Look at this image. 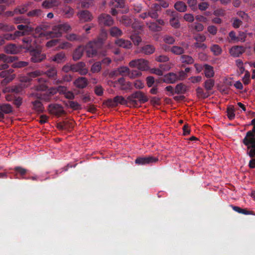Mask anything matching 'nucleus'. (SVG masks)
<instances>
[{"instance_id":"nucleus-1","label":"nucleus","mask_w":255,"mask_h":255,"mask_svg":"<svg viewBox=\"0 0 255 255\" xmlns=\"http://www.w3.org/2000/svg\"><path fill=\"white\" fill-rule=\"evenodd\" d=\"M108 36L106 30L102 29L97 40L90 41L87 43L85 47V50L89 57H93L98 55L99 49L102 47L104 41Z\"/></svg>"},{"instance_id":"nucleus-2","label":"nucleus","mask_w":255,"mask_h":255,"mask_svg":"<svg viewBox=\"0 0 255 255\" xmlns=\"http://www.w3.org/2000/svg\"><path fill=\"white\" fill-rule=\"evenodd\" d=\"M243 143L248 148V153L251 156L255 155V125L252 130L248 131L243 139Z\"/></svg>"},{"instance_id":"nucleus-3","label":"nucleus","mask_w":255,"mask_h":255,"mask_svg":"<svg viewBox=\"0 0 255 255\" xmlns=\"http://www.w3.org/2000/svg\"><path fill=\"white\" fill-rule=\"evenodd\" d=\"M27 50L29 52L31 56V61L34 63H39L46 59V55L42 53L41 51L37 48H35L32 46L27 48Z\"/></svg>"},{"instance_id":"nucleus-4","label":"nucleus","mask_w":255,"mask_h":255,"mask_svg":"<svg viewBox=\"0 0 255 255\" xmlns=\"http://www.w3.org/2000/svg\"><path fill=\"white\" fill-rule=\"evenodd\" d=\"M135 99L141 103H144L148 101L147 97L144 94V93L140 91H136L130 95L128 96L127 98L128 100L134 107L138 106V102Z\"/></svg>"},{"instance_id":"nucleus-5","label":"nucleus","mask_w":255,"mask_h":255,"mask_svg":"<svg viewBox=\"0 0 255 255\" xmlns=\"http://www.w3.org/2000/svg\"><path fill=\"white\" fill-rule=\"evenodd\" d=\"M71 29V27L68 23L59 24L53 27L52 30L50 32L49 35L52 37H59L61 36L63 32Z\"/></svg>"},{"instance_id":"nucleus-6","label":"nucleus","mask_w":255,"mask_h":255,"mask_svg":"<svg viewBox=\"0 0 255 255\" xmlns=\"http://www.w3.org/2000/svg\"><path fill=\"white\" fill-rule=\"evenodd\" d=\"M129 66L141 71H146L149 69V62L144 59L133 60L129 63Z\"/></svg>"},{"instance_id":"nucleus-7","label":"nucleus","mask_w":255,"mask_h":255,"mask_svg":"<svg viewBox=\"0 0 255 255\" xmlns=\"http://www.w3.org/2000/svg\"><path fill=\"white\" fill-rule=\"evenodd\" d=\"M158 161V158L152 156H139L135 160V164L139 165L150 164Z\"/></svg>"},{"instance_id":"nucleus-8","label":"nucleus","mask_w":255,"mask_h":255,"mask_svg":"<svg viewBox=\"0 0 255 255\" xmlns=\"http://www.w3.org/2000/svg\"><path fill=\"white\" fill-rule=\"evenodd\" d=\"M99 23L100 26H110L114 23L112 17L106 13H102L99 16Z\"/></svg>"},{"instance_id":"nucleus-9","label":"nucleus","mask_w":255,"mask_h":255,"mask_svg":"<svg viewBox=\"0 0 255 255\" xmlns=\"http://www.w3.org/2000/svg\"><path fill=\"white\" fill-rule=\"evenodd\" d=\"M48 111L51 114L60 117L65 113V111L62 106L57 104H51L49 105Z\"/></svg>"},{"instance_id":"nucleus-10","label":"nucleus","mask_w":255,"mask_h":255,"mask_svg":"<svg viewBox=\"0 0 255 255\" xmlns=\"http://www.w3.org/2000/svg\"><path fill=\"white\" fill-rule=\"evenodd\" d=\"M72 71L74 72H78L82 75H85L88 72L86 68V64L83 62H79L75 64H72Z\"/></svg>"},{"instance_id":"nucleus-11","label":"nucleus","mask_w":255,"mask_h":255,"mask_svg":"<svg viewBox=\"0 0 255 255\" xmlns=\"http://www.w3.org/2000/svg\"><path fill=\"white\" fill-rule=\"evenodd\" d=\"M118 73L121 75H130V77L134 78L136 77H139L141 75V73L137 70L132 71L131 73H129V69L127 67H122L118 69Z\"/></svg>"},{"instance_id":"nucleus-12","label":"nucleus","mask_w":255,"mask_h":255,"mask_svg":"<svg viewBox=\"0 0 255 255\" xmlns=\"http://www.w3.org/2000/svg\"><path fill=\"white\" fill-rule=\"evenodd\" d=\"M12 112V107L9 104H0V121L4 119V114H9Z\"/></svg>"},{"instance_id":"nucleus-13","label":"nucleus","mask_w":255,"mask_h":255,"mask_svg":"<svg viewBox=\"0 0 255 255\" xmlns=\"http://www.w3.org/2000/svg\"><path fill=\"white\" fill-rule=\"evenodd\" d=\"M81 22H88L92 20L93 17L91 12L87 10H82L77 14Z\"/></svg>"},{"instance_id":"nucleus-14","label":"nucleus","mask_w":255,"mask_h":255,"mask_svg":"<svg viewBox=\"0 0 255 255\" xmlns=\"http://www.w3.org/2000/svg\"><path fill=\"white\" fill-rule=\"evenodd\" d=\"M245 51V48L242 46H235L230 50L231 55L234 57H238Z\"/></svg>"},{"instance_id":"nucleus-15","label":"nucleus","mask_w":255,"mask_h":255,"mask_svg":"<svg viewBox=\"0 0 255 255\" xmlns=\"http://www.w3.org/2000/svg\"><path fill=\"white\" fill-rule=\"evenodd\" d=\"M161 8L160 5L157 3H155L150 7V10L148 11L149 17L153 19H157L158 17V11H160Z\"/></svg>"},{"instance_id":"nucleus-16","label":"nucleus","mask_w":255,"mask_h":255,"mask_svg":"<svg viewBox=\"0 0 255 255\" xmlns=\"http://www.w3.org/2000/svg\"><path fill=\"white\" fill-rule=\"evenodd\" d=\"M155 48L153 45L146 44L139 49V52L145 55H150L154 52Z\"/></svg>"},{"instance_id":"nucleus-17","label":"nucleus","mask_w":255,"mask_h":255,"mask_svg":"<svg viewBox=\"0 0 255 255\" xmlns=\"http://www.w3.org/2000/svg\"><path fill=\"white\" fill-rule=\"evenodd\" d=\"M178 80L177 75L174 73H169L164 75L162 79L164 83L167 84H173L175 83Z\"/></svg>"},{"instance_id":"nucleus-18","label":"nucleus","mask_w":255,"mask_h":255,"mask_svg":"<svg viewBox=\"0 0 255 255\" xmlns=\"http://www.w3.org/2000/svg\"><path fill=\"white\" fill-rule=\"evenodd\" d=\"M67 40L72 42H81L83 41L84 36L78 35L74 33H67L65 36Z\"/></svg>"},{"instance_id":"nucleus-19","label":"nucleus","mask_w":255,"mask_h":255,"mask_svg":"<svg viewBox=\"0 0 255 255\" xmlns=\"http://www.w3.org/2000/svg\"><path fill=\"white\" fill-rule=\"evenodd\" d=\"M14 170L16 172V173L14 175L15 178L26 179V177H25V175L27 173V169L23 168L21 166H16L14 167Z\"/></svg>"},{"instance_id":"nucleus-20","label":"nucleus","mask_w":255,"mask_h":255,"mask_svg":"<svg viewBox=\"0 0 255 255\" xmlns=\"http://www.w3.org/2000/svg\"><path fill=\"white\" fill-rule=\"evenodd\" d=\"M115 44L119 47L126 49H130L132 47V44L130 41L122 38L117 39L115 41Z\"/></svg>"},{"instance_id":"nucleus-21","label":"nucleus","mask_w":255,"mask_h":255,"mask_svg":"<svg viewBox=\"0 0 255 255\" xmlns=\"http://www.w3.org/2000/svg\"><path fill=\"white\" fill-rule=\"evenodd\" d=\"M74 83L77 88L83 89L88 85V80L85 77H81L77 79Z\"/></svg>"},{"instance_id":"nucleus-22","label":"nucleus","mask_w":255,"mask_h":255,"mask_svg":"<svg viewBox=\"0 0 255 255\" xmlns=\"http://www.w3.org/2000/svg\"><path fill=\"white\" fill-rule=\"evenodd\" d=\"M175 9L179 12H184L187 10V6L183 1H177L174 4Z\"/></svg>"},{"instance_id":"nucleus-23","label":"nucleus","mask_w":255,"mask_h":255,"mask_svg":"<svg viewBox=\"0 0 255 255\" xmlns=\"http://www.w3.org/2000/svg\"><path fill=\"white\" fill-rule=\"evenodd\" d=\"M177 14H178L175 11L171 12V16H172V17L170 18L169 23L170 25L174 28H178L180 26V22L177 18Z\"/></svg>"},{"instance_id":"nucleus-24","label":"nucleus","mask_w":255,"mask_h":255,"mask_svg":"<svg viewBox=\"0 0 255 255\" xmlns=\"http://www.w3.org/2000/svg\"><path fill=\"white\" fill-rule=\"evenodd\" d=\"M4 51L7 54H15L19 51L17 47L13 44H9L4 47Z\"/></svg>"},{"instance_id":"nucleus-25","label":"nucleus","mask_w":255,"mask_h":255,"mask_svg":"<svg viewBox=\"0 0 255 255\" xmlns=\"http://www.w3.org/2000/svg\"><path fill=\"white\" fill-rule=\"evenodd\" d=\"M59 4V0H45L42 2V6L46 8H50L57 6Z\"/></svg>"},{"instance_id":"nucleus-26","label":"nucleus","mask_w":255,"mask_h":255,"mask_svg":"<svg viewBox=\"0 0 255 255\" xmlns=\"http://www.w3.org/2000/svg\"><path fill=\"white\" fill-rule=\"evenodd\" d=\"M84 49L81 46H79L74 50L73 54V59L74 61L79 60L83 55Z\"/></svg>"},{"instance_id":"nucleus-27","label":"nucleus","mask_w":255,"mask_h":255,"mask_svg":"<svg viewBox=\"0 0 255 255\" xmlns=\"http://www.w3.org/2000/svg\"><path fill=\"white\" fill-rule=\"evenodd\" d=\"M204 74L205 76L208 78H211L214 77L215 73L213 67L208 64L204 65Z\"/></svg>"},{"instance_id":"nucleus-28","label":"nucleus","mask_w":255,"mask_h":255,"mask_svg":"<svg viewBox=\"0 0 255 255\" xmlns=\"http://www.w3.org/2000/svg\"><path fill=\"white\" fill-rule=\"evenodd\" d=\"M66 59L65 54L63 52H60L57 53L53 58L52 61L57 63H60L64 62Z\"/></svg>"},{"instance_id":"nucleus-29","label":"nucleus","mask_w":255,"mask_h":255,"mask_svg":"<svg viewBox=\"0 0 255 255\" xmlns=\"http://www.w3.org/2000/svg\"><path fill=\"white\" fill-rule=\"evenodd\" d=\"M16 56H7L3 53H0V62L3 63H11L17 59Z\"/></svg>"},{"instance_id":"nucleus-30","label":"nucleus","mask_w":255,"mask_h":255,"mask_svg":"<svg viewBox=\"0 0 255 255\" xmlns=\"http://www.w3.org/2000/svg\"><path fill=\"white\" fill-rule=\"evenodd\" d=\"M33 109L38 113H42L44 111V107L42 103L38 100H35L32 102Z\"/></svg>"},{"instance_id":"nucleus-31","label":"nucleus","mask_w":255,"mask_h":255,"mask_svg":"<svg viewBox=\"0 0 255 255\" xmlns=\"http://www.w3.org/2000/svg\"><path fill=\"white\" fill-rule=\"evenodd\" d=\"M139 32H132L130 35V38L135 45H138L141 42V38L138 35Z\"/></svg>"},{"instance_id":"nucleus-32","label":"nucleus","mask_w":255,"mask_h":255,"mask_svg":"<svg viewBox=\"0 0 255 255\" xmlns=\"http://www.w3.org/2000/svg\"><path fill=\"white\" fill-rule=\"evenodd\" d=\"M110 33L112 36L118 37L123 35V31L118 27L114 26L110 29Z\"/></svg>"},{"instance_id":"nucleus-33","label":"nucleus","mask_w":255,"mask_h":255,"mask_svg":"<svg viewBox=\"0 0 255 255\" xmlns=\"http://www.w3.org/2000/svg\"><path fill=\"white\" fill-rule=\"evenodd\" d=\"M149 29L152 31H160L162 30V27L157 24L155 22H149L146 23Z\"/></svg>"},{"instance_id":"nucleus-34","label":"nucleus","mask_w":255,"mask_h":255,"mask_svg":"<svg viewBox=\"0 0 255 255\" xmlns=\"http://www.w3.org/2000/svg\"><path fill=\"white\" fill-rule=\"evenodd\" d=\"M27 15L30 17H43L44 14L40 9H33L27 13Z\"/></svg>"},{"instance_id":"nucleus-35","label":"nucleus","mask_w":255,"mask_h":255,"mask_svg":"<svg viewBox=\"0 0 255 255\" xmlns=\"http://www.w3.org/2000/svg\"><path fill=\"white\" fill-rule=\"evenodd\" d=\"M29 6L28 3H25L20 6H17L14 9V12L16 14H22L26 12L28 10V7Z\"/></svg>"},{"instance_id":"nucleus-36","label":"nucleus","mask_w":255,"mask_h":255,"mask_svg":"<svg viewBox=\"0 0 255 255\" xmlns=\"http://www.w3.org/2000/svg\"><path fill=\"white\" fill-rule=\"evenodd\" d=\"M215 85V81L211 78L207 80L204 84V87L207 91L212 90Z\"/></svg>"},{"instance_id":"nucleus-37","label":"nucleus","mask_w":255,"mask_h":255,"mask_svg":"<svg viewBox=\"0 0 255 255\" xmlns=\"http://www.w3.org/2000/svg\"><path fill=\"white\" fill-rule=\"evenodd\" d=\"M184 49L179 46H173L170 48V51L175 55H181L184 53Z\"/></svg>"},{"instance_id":"nucleus-38","label":"nucleus","mask_w":255,"mask_h":255,"mask_svg":"<svg viewBox=\"0 0 255 255\" xmlns=\"http://www.w3.org/2000/svg\"><path fill=\"white\" fill-rule=\"evenodd\" d=\"M233 209L240 214L244 215H253V212L248 211L246 209H242L238 206H232Z\"/></svg>"},{"instance_id":"nucleus-39","label":"nucleus","mask_w":255,"mask_h":255,"mask_svg":"<svg viewBox=\"0 0 255 255\" xmlns=\"http://www.w3.org/2000/svg\"><path fill=\"white\" fill-rule=\"evenodd\" d=\"M186 91V87L182 83L177 84L175 88V92L177 94H184Z\"/></svg>"},{"instance_id":"nucleus-40","label":"nucleus","mask_w":255,"mask_h":255,"mask_svg":"<svg viewBox=\"0 0 255 255\" xmlns=\"http://www.w3.org/2000/svg\"><path fill=\"white\" fill-rule=\"evenodd\" d=\"M57 71L54 67H50L48 70L45 72V74L50 78H55L57 76Z\"/></svg>"},{"instance_id":"nucleus-41","label":"nucleus","mask_w":255,"mask_h":255,"mask_svg":"<svg viewBox=\"0 0 255 255\" xmlns=\"http://www.w3.org/2000/svg\"><path fill=\"white\" fill-rule=\"evenodd\" d=\"M227 113L228 118L230 120H232L235 119V114L234 106L230 105L228 107L227 109Z\"/></svg>"},{"instance_id":"nucleus-42","label":"nucleus","mask_w":255,"mask_h":255,"mask_svg":"<svg viewBox=\"0 0 255 255\" xmlns=\"http://www.w3.org/2000/svg\"><path fill=\"white\" fill-rule=\"evenodd\" d=\"M180 60L182 63L187 64H191L194 63L193 58L189 55H183L180 57Z\"/></svg>"},{"instance_id":"nucleus-43","label":"nucleus","mask_w":255,"mask_h":255,"mask_svg":"<svg viewBox=\"0 0 255 255\" xmlns=\"http://www.w3.org/2000/svg\"><path fill=\"white\" fill-rule=\"evenodd\" d=\"M74 10L73 8L70 6H66L63 8V12L65 16L67 18L72 17L74 14Z\"/></svg>"},{"instance_id":"nucleus-44","label":"nucleus","mask_w":255,"mask_h":255,"mask_svg":"<svg viewBox=\"0 0 255 255\" xmlns=\"http://www.w3.org/2000/svg\"><path fill=\"white\" fill-rule=\"evenodd\" d=\"M38 82L39 83V85L37 86V89L38 90L45 91L47 89V86L45 84L46 80L42 78H38Z\"/></svg>"},{"instance_id":"nucleus-45","label":"nucleus","mask_w":255,"mask_h":255,"mask_svg":"<svg viewBox=\"0 0 255 255\" xmlns=\"http://www.w3.org/2000/svg\"><path fill=\"white\" fill-rule=\"evenodd\" d=\"M111 4L116 7H124L125 0H111Z\"/></svg>"},{"instance_id":"nucleus-46","label":"nucleus","mask_w":255,"mask_h":255,"mask_svg":"<svg viewBox=\"0 0 255 255\" xmlns=\"http://www.w3.org/2000/svg\"><path fill=\"white\" fill-rule=\"evenodd\" d=\"M14 22L16 23H23L29 24L30 23V21L28 18H25L23 16H19L14 18Z\"/></svg>"},{"instance_id":"nucleus-47","label":"nucleus","mask_w":255,"mask_h":255,"mask_svg":"<svg viewBox=\"0 0 255 255\" xmlns=\"http://www.w3.org/2000/svg\"><path fill=\"white\" fill-rule=\"evenodd\" d=\"M121 22L125 26L128 27L131 25L132 20L127 15H123L122 17Z\"/></svg>"},{"instance_id":"nucleus-48","label":"nucleus","mask_w":255,"mask_h":255,"mask_svg":"<svg viewBox=\"0 0 255 255\" xmlns=\"http://www.w3.org/2000/svg\"><path fill=\"white\" fill-rule=\"evenodd\" d=\"M211 51L216 56L220 55L222 53V49L221 47L217 44H214L211 47Z\"/></svg>"},{"instance_id":"nucleus-49","label":"nucleus","mask_w":255,"mask_h":255,"mask_svg":"<svg viewBox=\"0 0 255 255\" xmlns=\"http://www.w3.org/2000/svg\"><path fill=\"white\" fill-rule=\"evenodd\" d=\"M102 69V64L100 62H96L94 63L91 68L92 73H98Z\"/></svg>"},{"instance_id":"nucleus-50","label":"nucleus","mask_w":255,"mask_h":255,"mask_svg":"<svg viewBox=\"0 0 255 255\" xmlns=\"http://www.w3.org/2000/svg\"><path fill=\"white\" fill-rule=\"evenodd\" d=\"M115 101L117 106H118L119 104L123 105H127L128 101V99L126 100L123 96H117L115 97Z\"/></svg>"},{"instance_id":"nucleus-51","label":"nucleus","mask_w":255,"mask_h":255,"mask_svg":"<svg viewBox=\"0 0 255 255\" xmlns=\"http://www.w3.org/2000/svg\"><path fill=\"white\" fill-rule=\"evenodd\" d=\"M196 91L197 96L200 98L205 99L209 96V95L204 92L203 89L200 87L196 89Z\"/></svg>"},{"instance_id":"nucleus-52","label":"nucleus","mask_w":255,"mask_h":255,"mask_svg":"<svg viewBox=\"0 0 255 255\" xmlns=\"http://www.w3.org/2000/svg\"><path fill=\"white\" fill-rule=\"evenodd\" d=\"M63 123L64 130H70L74 128L75 125V122L72 120L63 121Z\"/></svg>"},{"instance_id":"nucleus-53","label":"nucleus","mask_w":255,"mask_h":255,"mask_svg":"<svg viewBox=\"0 0 255 255\" xmlns=\"http://www.w3.org/2000/svg\"><path fill=\"white\" fill-rule=\"evenodd\" d=\"M131 27L133 29L132 32H139L138 30H141L142 28V26L140 23L136 20L131 23Z\"/></svg>"},{"instance_id":"nucleus-54","label":"nucleus","mask_w":255,"mask_h":255,"mask_svg":"<svg viewBox=\"0 0 255 255\" xmlns=\"http://www.w3.org/2000/svg\"><path fill=\"white\" fill-rule=\"evenodd\" d=\"M28 24H19L17 26V28L19 30V31H25V33H26L27 32H30L32 30V28L28 25Z\"/></svg>"},{"instance_id":"nucleus-55","label":"nucleus","mask_w":255,"mask_h":255,"mask_svg":"<svg viewBox=\"0 0 255 255\" xmlns=\"http://www.w3.org/2000/svg\"><path fill=\"white\" fill-rule=\"evenodd\" d=\"M42 72L39 70H35L34 71L30 72L28 74V82H30L33 78H36L40 76Z\"/></svg>"},{"instance_id":"nucleus-56","label":"nucleus","mask_w":255,"mask_h":255,"mask_svg":"<svg viewBox=\"0 0 255 255\" xmlns=\"http://www.w3.org/2000/svg\"><path fill=\"white\" fill-rule=\"evenodd\" d=\"M29 63L26 61H17L13 63L12 67L13 68H21L26 67L28 65Z\"/></svg>"},{"instance_id":"nucleus-57","label":"nucleus","mask_w":255,"mask_h":255,"mask_svg":"<svg viewBox=\"0 0 255 255\" xmlns=\"http://www.w3.org/2000/svg\"><path fill=\"white\" fill-rule=\"evenodd\" d=\"M69 107L74 110H79L82 109L81 105L77 102L71 101L69 102Z\"/></svg>"},{"instance_id":"nucleus-58","label":"nucleus","mask_w":255,"mask_h":255,"mask_svg":"<svg viewBox=\"0 0 255 255\" xmlns=\"http://www.w3.org/2000/svg\"><path fill=\"white\" fill-rule=\"evenodd\" d=\"M193 47L195 49H200L204 50L207 48V46L203 42H196L193 44Z\"/></svg>"},{"instance_id":"nucleus-59","label":"nucleus","mask_w":255,"mask_h":255,"mask_svg":"<svg viewBox=\"0 0 255 255\" xmlns=\"http://www.w3.org/2000/svg\"><path fill=\"white\" fill-rule=\"evenodd\" d=\"M142 9V6L140 3H134L132 5L131 10L135 13H139Z\"/></svg>"},{"instance_id":"nucleus-60","label":"nucleus","mask_w":255,"mask_h":255,"mask_svg":"<svg viewBox=\"0 0 255 255\" xmlns=\"http://www.w3.org/2000/svg\"><path fill=\"white\" fill-rule=\"evenodd\" d=\"M187 3L192 10L195 11L197 9V0H187Z\"/></svg>"},{"instance_id":"nucleus-61","label":"nucleus","mask_w":255,"mask_h":255,"mask_svg":"<svg viewBox=\"0 0 255 255\" xmlns=\"http://www.w3.org/2000/svg\"><path fill=\"white\" fill-rule=\"evenodd\" d=\"M169 60V57L164 55L157 56L155 57V60L158 62H165L168 61Z\"/></svg>"},{"instance_id":"nucleus-62","label":"nucleus","mask_w":255,"mask_h":255,"mask_svg":"<svg viewBox=\"0 0 255 255\" xmlns=\"http://www.w3.org/2000/svg\"><path fill=\"white\" fill-rule=\"evenodd\" d=\"M104 103L109 107H115L117 106L115 101V97L113 99H108Z\"/></svg>"},{"instance_id":"nucleus-63","label":"nucleus","mask_w":255,"mask_h":255,"mask_svg":"<svg viewBox=\"0 0 255 255\" xmlns=\"http://www.w3.org/2000/svg\"><path fill=\"white\" fill-rule=\"evenodd\" d=\"M193 38L196 41V42H204L206 39V36L204 35L201 34H197L194 36Z\"/></svg>"},{"instance_id":"nucleus-64","label":"nucleus","mask_w":255,"mask_h":255,"mask_svg":"<svg viewBox=\"0 0 255 255\" xmlns=\"http://www.w3.org/2000/svg\"><path fill=\"white\" fill-rule=\"evenodd\" d=\"M183 18L188 22H192L194 20V15L191 13H185L183 16Z\"/></svg>"}]
</instances>
